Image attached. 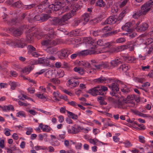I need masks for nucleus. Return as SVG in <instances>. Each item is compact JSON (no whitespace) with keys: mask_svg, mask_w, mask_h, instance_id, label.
I'll return each mask as SVG.
<instances>
[{"mask_svg":"<svg viewBox=\"0 0 153 153\" xmlns=\"http://www.w3.org/2000/svg\"><path fill=\"white\" fill-rule=\"evenodd\" d=\"M153 42V39L151 38H149L147 39L146 42L145 44L146 45H149L151 44Z\"/></svg>","mask_w":153,"mask_h":153,"instance_id":"obj_62","label":"nucleus"},{"mask_svg":"<svg viewBox=\"0 0 153 153\" xmlns=\"http://www.w3.org/2000/svg\"><path fill=\"white\" fill-rule=\"evenodd\" d=\"M59 94V93L58 91H57L56 92H53V97L55 98L54 99L58 101H60V100L58 99L57 98V97H59L60 96Z\"/></svg>","mask_w":153,"mask_h":153,"instance_id":"obj_48","label":"nucleus"},{"mask_svg":"<svg viewBox=\"0 0 153 153\" xmlns=\"http://www.w3.org/2000/svg\"><path fill=\"white\" fill-rule=\"evenodd\" d=\"M107 48H109L108 52L111 53H117L119 52L122 51L120 46L117 47H114L112 46V45L110 43V45L109 47H107Z\"/></svg>","mask_w":153,"mask_h":153,"instance_id":"obj_21","label":"nucleus"},{"mask_svg":"<svg viewBox=\"0 0 153 153\" xmlns=\"http://www.w3.org/2000/svg\"><path fill=\"white\" fill-rule=\"evenodd\" d=\"M151 2H148L142 5L141 9L135 13L133 15V17L134 19H137L140 16H143L145 15L150 10L149 7L150 6L153 4V0H150Z\"/></svg>","mask_w":153,"mask_h":153,"instance_id":"obj_3","label":"nucleus"},{"mask_svg":"<svg viewBox=\"0 0 153 153\" xmlns=\"http://www.w3.org/2000/svg\"><path fill=\"white\" fill-rule=\"evenodd\" d=\"M74 70L81 75L85 74V71L83 69H81L80 67H75L74 68Z\"/></svg>","mask_w":153,"mask_h":153,"instance_id":"obj_31","label":"nucleus"},{"mask_svg":"<svg viewBox=\"0 0 153 153\" xmlns=\"http://www.w3.org/2000/svg\"><path fill=\"white\" fill-rule=\"evenodd\" d=\"M108 86L112 92H117V93L121 94V92L119 90V85L117 83H112L110 85H108Z\"/></svg>","mask_w":153,"mask_h":153,"instance_id":"obj_16","label":"nucleus"},{"mask_svg":"<svg viewBox=\"0 0 153 153\" xmlns=\"http://www.w3.org/2000/svg\"><path fill=\"white\" fill-rule=\"evenodd\" d=\"M51 144L52 146H58L60 145L59 142L57 140L52 141Z\"/></svg>","mask_w":153,"mask_h":153,"instance_id":"obj_56","label":"nucleus"},{"mask_svg":"<svg viewBox=\"0 0 153 153\" xmlns=\"http://www.w3.org/2000/svg\"><path fill=\"white\" fill-rule=\"evenodd\" d=\"M62 2L55 0L51 4V7H53V10L55 11H57L59 10L62 7Z\"/></svg>","mask_w":153,"mask_h":153,"instance_id":"obj_12","label":"nucleus"},{"mask_svg":"<svg viewBox=\"0 0 153 153\" xmlns=\"http://www.w3.org/2000/svg\"><path fill=\"white\" fill-rule=\"evenodd\" d=\"M39 126L40 127L43 132H49L52 129L49 126L46 125H43L42 123L39 124Z\"/></svg>","mask_w":153,"mask_h":153,"instance_id":"obj_23","label":"nucleus"},{"mask_svg":"<svg viewBox=\"0 0 153 153\" xmlns=\"http://www.w3.org/2000/svg\"><path fill=\"white\" fill-rule=\"evenodd\" d=\"M91 13H85L82 16V21L83 20L84 21L83 22V25H85L88 22L89 20L90 15Z\"/></svg>","mask_w":153,"mask_h":153,"instance_id":"obj_24","label":"nucleus"},{"mask_svg":"<svg viewBox=\"0 0 153 153\" xmlns=\"http://www.w3.org/2000/svg\"><path fill=\"white\" fill-rule=\"evenodd\" d=\"M126 41L125 38L121 37L117 39L116 40V42L117 43H122L125 42Z\"/></svg>","mask_w":153,"mask_h":153,"instance_id":"obj_53","label":"nucleus"},{"mask_svg":"<svg viewBox=\"0 0 153 153\" xmlns=\"http://www.w3.org/2000/svg\"><path fill=\"white\" fill-rule=\"evenodd\" d=\"M28 50L30 52L36 51V49L33 46L31 45H29L27 47Z\"/></svg>","mask_w":153,"mask_h":153,"instance_id":"obj_52","label":"nucleus"},{"mask_svg":"<svg viewBox=\"0 0 153 153\" xmlns=\"http://www.w3.org/2000/svg\"><path fill=\"white\" fill-rule=\"evenodd\" d=\"M47 30L48 32L45 35L44 38L45 39L42 42V44L44 45H50L54 46L59 44V40L58 39L52 41L56 36V33L54 31L53 28L51 27L48 28Z\"/></svg>","mask_w":153,"mask_h":153,"instance_id":"obj_1","label":"nucleus"},{"mask_svg":"<svg viewBox=\"0 0 153 153\" xmlns=\"http://www.w3.org/2000/svg\"><path fill=\"white\" fill-rule=\"evenodd\" d=\"M30 73L29 70V68L27 67L24 68L23 69H22V70L21 71V74L25 73L27 74H28Z\"/></svg>","mask_w":153,"mask_h":153,"instance_id":"obj_51","label":"nucleus"},{"mask_svg":"<svg viewBox=\"0 0 153 153\" xmlns=\"http://www.w3.org/2000/svg\"><path fill=\"white\" fill-rule=\"evenodd\" d=\"M119 16L117 17L116 15H113L111 16L108 18L103 22L104 25L113 24L117 22V23H119L121 21Z\"/></svg>","mask_w":153,"mask_h":153,"instance_id":"obj_6","label":"nucleus"},{"mask_svg":"<svg viewBox=\"0 0 153 153\" xmlns=\"http://www.w3.org/2000/svg\"><path fill=\"white\" fill-rule=\"evenodd\" d=\"M48 47L46 49V51L49 54H53L54 53H56V52L57 49L56 48L52 46H49L50 45H48Z\"/></svg>","mask_w":153,"mask_h":153,"instance_id":"obj_25","label":"nucleus"},{"mask_svg":"<svg viewBox=\"0 0 153 153\" xmlns=\"http://www.w3.org/2000/svg\"><path fill=\"white\" fill-rule=\"evenodd\" d=\"M94 41H88L87 42L88 44H89L90 46H93L91 48L92 49H97L98 48L97 46H104L105 47L107 48V47H109L110 45V42H106L105 41H103L102 40L99 39L96 42L97 45H96V42H94Z\"/></svg>","mask_w":153,"mask_h":153,"instance_id":"obj_5","label":"nucleus"},{"mask_svg":"<svg viewBox=\"0 0 153 153\" xmlns=\"http://www.w3.org/2000/svg\"><path fill=\"white\" fill-rule=\"evenodd\" d=\"M124 35L128 36L130 39H132L135 37L137 35V33L134 32L133 30L132 29V30H131L128 31V32L126 33H123Z\"/></svg>","mask_w":153,"mask_h":153,"instance_id":"obj_26","label":"nucleus"},{"mask_svg":"<svg viewBox=\"0 0 153 153\" xmlns=\"http://www.w3.org/2000/svg\"><path fill=\"white\" fill-rule=\"evenodd\" d=\"M36 96L38 98L42 99V100L44 102H45L47 100V97L44 96L43 94H36Z\"/></svg>","mask_w":153,"mask_h":153,"instance_id":"obj_41","label":"nucleus"},{"mask_svg":"<svg viewBox=\"0 0 153 153\" xmlns=\"http://www.w3.org/2000/svg\"><path fill=\"white\" fill-rule=\"evenodd\" d=\"M121 91L124 94H127L130 91V88L129 87L124 89H121Z\"/></svg>","mask_w":153,"mask_h":153,"instance_id":"obj_49","label":"nucleus"},{"mask_svg":"<svg viewBox=\"0 0 153 153\" xmlns=\"http://www.w3.org/2000/svg\"><path fill=\"white\" fill-rule=\"evenodd\" d=\"M27 129L28 130L26 132V134L27 135H30V134L31 133L33 132V129L32 128L30 127L27 128Z\"/></svg>","mask_w":153,"mask_h":153,"instance_id":"obj_64","label":"nucleus"},{"mask_svg":"<svg viewBox=\"0 0 153 153\" xmlns=\"http://www.w3.org/2000/svg\"><path fill=\"white\" fill-rule=\"evenodd\" d=\"M0 108H1L3 112H7L10 110L13 111H15L14 106L13 105L9 104L7 105H0Z\"/></svg>","mask_w":153,"mask_h":153,"instance_id":"obj_19","label":"nucleus"},{"mask_svg":"<svg viewBox=\"0 0 153 153\" xmlns=\"http://www.w3.org/2000/svg\"><path fill=\"white\" fill-rule=\"evenodd\" d=\"M134 24V22L132 21L131 22H128L126 23L124 25L122 26L121 29L124 30L126 31L127 32L128 31L131 30H132V27Z\"/></svg>","mask_w":153,"mask_h":153,"instance_id":"obj_13","label":"nucleus"},{"mask_svg":"<svg viewBox=\"0 0 153 153\" xmlns=\"http://www.w3.org/2000/svg\"><path fill=\"white\" fill-rule=\"evenodd\" d=\"M95 54V52L93 51H89L88 50H85L82 51L79 53H74L71 55V58L72 59H75L77 56H85L88 54Z\"/></svg>","mask_w":153,"mask_h":153,"instance_id":"obj_7","label":"nucleus"},{"mask_svg":"<svg viewBox=\"0 0 153 153\" xmlns=\"http://www.w3.org/2000/svg\"><path fill=\"white\" fill-rule=\"evenodd\" d=\"M6 31L7 32H12V34L15 36H20L22 33V32L20 28H14L12 27L7 28Z\"/></svg>","mask_w":153,"mask_h":153,"instance_id":"obj_8","label":"nucleus"},{"mask_svg":"<svg viewBox=\"0 0 153 153\" xmlns=\"http://www.w3.org/2000/svg\"><path fill=\"white\" fill-rule=\"evenodd\" d=\"M51 82L54 83L55 84H59L60 83V81L58 79H56L55 78H53L51 79Z\"/></svg>","mask_w":153,"mask_h":153,"instance_id":"obj_60","label":"nucleus"},{"mask_svg":"<svg viewBox=\"0 0 153 153\" xmlns=\"http://www.w3.org/2000/svg\"><path fill=\"white\" fill-rule=\"evenodd\" d=\"M99 18H94L90 20L89 23L91 25H95L98 23L99 22Z\"/></svg>","mask_w":153,"mask_h":153,"instance_id":"obj_44","label":"nucleus"},{"mask_svg":"<svg viewBox=\"0 0 153 153\" xmlns=\"http://www.w3.org/2000/svg\"><path fill=\"white\" fill-rule=\"evenodd\" d=\"M123 143L124 144L126 148H128L132 146V144L129 141L126 140L125 141L123 142Z\"/></svg>","mask_w":153,"mask_h":153,"instance_id":"obj_50","label":"nucleus"},{"mask_svg":"<svg viewBox=\"0 0 153 153\" xmlns=\"http://www.w3.org/2000/svg\"><path fill=\"white\" fill-rule=\"evenodd\" d=\"M94 66L97 69L101 70L103 68H108L109 67V64L107 62H101L97 65H94Z\"/></svg>","mask_w":153,"mask_h":153,"instance_id":"obj_18","label":"nucleus"},{"mask_svg":"<svg viewBox=\"0 0 153 153\" xmlns=\"http://www.w3.org/2000/svg\"><path fill=\"white\" fill-rule=\"evenodd\" d=\"M68 4V5L65 6L63 7V11L65 12L68 10H70V11L71 10L74 9L76 11V14L75 15H76V12L78 10V8L76 7V6H74V5H73L72 4Z\"/></svg>","mask_w":153,"mask_h":153,"instance_id":"obj_17","label":"nucleus"},{"mask_svg":"<svg viewBox=\"0 0 153 153\" xmlns=\"http://www.w3.org/2000/svg\"><path fill=\"white\" fill-rule=\"evenodd\" d=\"M26 40L29 43H31L34 41L33 34L32 33H27L26 36Z\"/></svg>","mask_w":153,"mask_h":153,"instance_id":"obj_29","label":"nucleus"},{"mask_svg":"<svg viewBox=\"0 0 153 153\" xmlns=\"http://www.w3.org/2000/svg\"><path fill=\"white\" fill-rule=\"evenodd\" d=\"M71 53V51L69 49H63L60 52L59 56L60 59H63L68 57Z\"/></svg>","mask_w":153,"mask_h":153,"instance_id":"obj_11","label":"nucleus"},{"mask_svg":"<svg viewBox=\"0 0 153 153\" xmlns=\"http://www.w3.org/2000/svg\"><path fill=\"white\" fill-rule=\"evenodd\" d=\"M70 37L76 36H79V33L78 30H72L69 33Z\"/></svg>","mask_w":153,"mask_h":153,"instance_id":"obj_38","label":"nucleus"},{"mask_svg":"<svg viewBox=\"0 0 153 153\" xmlns=\"http://www.w3.org/2000/svg\"><path fill=\"white\" fill-rule=\"evenodd\" d=\"M126 100L124 98H123L121 100V99H119L118 100V103L119 105L122 106L124 105L126 103L125 102Z\"/></svg>","mask_w":153,"mask_h":153,"instance_id":"obj_54","label":"nucleus"},{"mask_svg":"<svg viewBox=\"0 0 153 153\" xmlns=\"http://www.w3.org/2000/svg\"><path fill=\"white\" fill-rule=\"evenodd\" d=\"M48 0H44L38 6L39 9H42L46 8L47 7L49 6V2L48 1Z\"/></svg>","mask_w":153,"mask_h":153,"instance_id":"obj_22","label":"nucleus"},{"mask_svg":"<svg viewBox=\"0 0 153 153\" xmlns=\"http://www.w3.org/2000/svg\"><path fill=\"white\" fill-rule=\"evenodd\" d=\"M57 73L59 76V77H63L65 74L64 71L62 70H59L57 71Z\"/></svg>","mask_w":153,"mask_h":153,"instance_id":"obj_57","label":"nucleus"},{"mask_svg":"<svg viewBox=\"0 0 153 153\" xmlns=\"http://www.w3.org/2000/svg\"><path fill=\"white\" fill-rule=\"evenodd\" d=\"M149 27L148 23L143 22L139 26L136 27V29L138 32H143L146 31Z\"/></svg>","mask_w":153,"mask_h":153,"instance_id":"obj_10","label":"nucleus"},{"mask_svg":"<svg viewBox=\"0 0 153 153\" xmlns=\"http://www.w3.org/2000/svg\"><path fill=\"white\" fill-rule=\"evenodd\" d=\"M41 14H38L36 15L33 18V22L37 21H41Z\"/></svg>","mask_w":153,"mask_h":153,"instance_id":"obj_45","label":"nucleus"},{"mask_svg":"<svg viewBox=\"0 0 153 153\" xmlns=\"http://www.w3.org/2000/svg\"><path fill=\"white\" fill-rule=\"evenodd\" d=\"M16 44L18 45L19 48H23L24 47L26 46L27 45L26 44L22 42L21 41H19L17 42Z\"/></svg>","mask_w":153,"mask_h":153,"instance_id":"obj_47","label":"nucleus"},{"mask_svg":"<svg viewBox=\"0 0 153 153\" xmlns=\"http://www.w3.org/2000/svg\"><path fill=\"white\" fill-rule=\"evenodd\" d=\"M100 30H97L94 31L93 32V34L94 36H96L99 35V33L101 32Z\"/></svg>","mask_w":153,"mask_h":153,"instance_id":"obj_63","label":"nucleus"},{"mask_svg":"<svg viewBox=\"0 0 153 153\" xmlns=\"http://www.w3.org/2000/svg\"><path fill=\"white\" fill-rule=\"evenodd\" d=\"M81 22L82 20L80 18L76 17L71 20L70 22L71 25L72 27L75 28Z\"/></svg>","mask_w":153,"mask_h":153,"instance_id":"obj_20","label":"nucleus"},{"mask_svg":"<svg viewBox=\"0 0 153 153\" xmlns=\"http://www.w3.org/2000/svg\"><path fill=\"white\" fill-rule=\"evenodd\" d=\"M18 83L14 82H10L9 84L10 86L11 89L13 90H14L15 89V88L16 86L18 85Z\"/></svg>","mask_w":153,"mask_h":153,"instance_id":"obj_39","label":"nucleus"},{"mask_svg":"<svg viewBox=\"0 0 153 153\" xmlns=\"http://www.w3.org/2000/svg\"><path fill=\"white\" fill-rule=\"evenodd\" d=\"M138 138L140 142L143 143H145V141L144 140L145 137L143 136H139Z\"/></svg>","mask_w":153,"mask_h":153,"instance_id":"obj_61","label":"nucleus"},{"mask_svg":"<svg viewBox=\"0 0 153 153\" xmlns=\"http://www.w3.org/2000/svg\"><path fill=\"white\" fill-rule=\"evenodd\" d=\"M23 4L22 3V2L19 0L14 2V4L13 5V7L20 8L22 7H23Z\"/></svg>","mask_w":153,"mask_h":153,"instance_id":"obj_32","label":"nucleus"},{"mask_svg":"<svg viewBox=\"0 0 153 153\" xmlns=\"http://www.w3.org/2000/svg\"><path fill=\"white\" fill-rule=\"evenodd\" d=\"M14 2L13 0H8L6 1V3L7 5L11 6L13 7Z\"/></svg>","mask_w":153,"mask_h":153,"instance_id":"obj_58","label":"nucleus"},{"mask_svg":"<svg viewBox=\"0 0 153 153\" xmlns=\"http://www.w3.org/2000/svg\"><path fill=\"white\" fill-rule=\"evenodd\" d=\"M108 88L107 87L104 86L98 85L86 91L91 94L93 96H95L97 95L103 96L104 93L103 92L107 91Z\"/></svg>","mask_w":153,"mask_h":153,"instance_id":"obj_4","label":"nucleus"},{"mask_svg":"<svg viewBox=\"0 0 153 153\" xmlns=\"http://www.w3.org/2000/svg\"><path fill=\"white\" fill-rule=\"evenodd\" d=\"M67 112L68 114V117L74 120L77 119L78 117L77 115L67 110Z\"/></svg>","mask_w":153,"mask_h":153,"instance_id":"obj_34","label":"nucleus"},{"mask_svg":"<svg viewBox=\"0 0 153 153\" xmlns=\"http://www.w3.org/2000/svg\"><path fill=\"white\" fill-rule=\"evenodd\" d=\"M76 11L75 9H73L69 12L64 14L61 19L57 17L51 18L49 19L50 24L51 25L55 26L65 25L66 23V21L75 16L76 14Z\"/></svg>","mask_w":153,"mask_h":153,"instance_id":"obj_2","label":"nucleus"},{"mask_svg":"<svg viewBox=\"0 0 153 153\" xmlns=\"http://www.w3.org/2000/svg\"><path fill=\"white\" fill-rule=\"evenodd\" d=\"M135 45L134 42L132 41H131L127 42L126 45L120 46V47L122 51L128 48L130 51H134Z\"/></svg>","mask_w":153,"mask_h":153,"instance_id":"obj_9","label":"nucleus"},{"mask_svg":"<svg viewBox=\"0 0 153 153\" xmlns=\"http://www.w3.org/2000/svg\"><path fill=\"white\" fill-rule=\"evenodd\" d=\"M48 59L46 57V58L42 57L38 58V64H42L44 66H50L51 65L50 64V62L49 61H48Z\"/></svg>","mask_w":153,"mask_h":153,"instance_id":"obj_15","label":"nucleus"},{"mask_svg":"<svg viewBox=\"0 0 153 153\" xmlns=\"http://www.w3.org/2000/svg\"><path fill=\"white\" fill-rule=\"evenodd\" d=\"M105 80V77L101 76L100 78L94 79V81L96 83H102Z\"/></svg>","mask_w":153,"mask_h":153,"instance_id":"obj_35","label":"nucleus"},{"mask_svg":"<svg viewBox=\"0 0 153 153\" xmlns=\"http://www.w3.org/2000/svg\"><path fill=\"white\" fill-rule=\"evenodd\" d=\"M45 12L48 13H51L54 11L51 4L48 6L45 9H44Z\"/></svg>","mask_w":153,"mask_h":153,"instance_id":"obj_36","label":"nucleus"},{"mask_svg":"<svg viewBox=\"0 0 153 153\" xmlns=\"http://www.w3.org/2000/svg\"><path fill=\"white\" fill-rule=\"evenodd\" d=\"M26 18L28 22L30 23H33V18H31L30 15L29 14L28 15H26Z\"/></svg>","mask_w":153,"mask_h":153,"instance_id":"obj_59","label":"nucleus"},{"mask_svg":"<svg viewBox=\"0 0 153 153\" xmlns=\"http://www.w3.org/2000/svg\"><path fill=\"white\" fill-rule=\"evenodd\" d=\"M17 22V18H15L12 19L11 20H9L8 22V24L9 25L12 26L13 25H16Z\"/></svg>","mask_w":153,"mask_h":153,"instance_id":"obj_40","label":"nucleus"},{"mask_svg":"<svg viewBox=\"0 0 153 153\" xmlns=\"http://www.w3.org/2000/svg\"><path fill=\"white\" fill-rule=\"evenodd\" d=\"M41 22L46 21L49 19V16L46 14H41Z\"/></svg>","mask_w":153,"mask_h":153,"instance_id":"obj_37","label":"nucleus"},{"mask_svg":"<svg viewBox=\"0 0 153 153\" xmlns=\"http://www.w3.org/2000/svg\"><path fill=\"white\" fill-rule=\"evenodd\" d=\"M127 13V10L125 9L123 10L122 12L118 16L120 19H119V20H122L123 17L125 16V14Z\"/></svg>","mask_w":153,"mask_h":153,"instance_id":"obj_42","label":"nucleus"},{"mask_svg":"<svg viewBox=\"0 0 153 153\" xmlns=\"http://www.w3.org/2000/svg\"><path fill=\"white\" fill-rule=\"evenodd\" d=\"M105 98L99 96L98 97L97 100L101 105H106L107 104L106 102L104 101Z\"/></svg>","mask_w":153,"mask_h":153,"instance_id":"obj_33","label":"nucleus"},{"mask_svg":"<svg viewBox=\"0 0 153 153\" xmlns=\"http://www.w3.org/2000/svg\"><path fill=\"white\" fill-rule=\"evenodd\" d=\"M134 97L132 96V95H128L127 98H125L126 100L125 102L126 103H131L132 104H135V102H134Z\"/></svg>","mask_w":153,"mask_h":153,"instance_id":"obj_27","label":"nucleus"},{"mask_svg":"<svg viewBox=\"0 0 153 153\" xmlns=\"http://www.w3.org/2000/svg\"><path fill=\"white\" fill-rule=\"evenodd\" d=\"M20 116L24 117H26V114L24 111H20L16 114V116L17 117H20Z\"/></svg>","mask_w":153,"mask_h":153,"instance_id":"obj_43","label":"nucleus"},{"mask_svg":"<svg viewBox=\"0 0 153 153\" xmlns=\"http://www.w3.org/2000/svg\"><path fill=\"white\" fill-rule=\"evenodd\" d=\"M35 5L33 4H30L28 5H24L23 4V7H22V8L24 10H29L33 7Z\"/></svg>","mask_w":153,"mask_h":153,"instance_id":"obj_46","label":"nucleus"},{"mask_svg":"<svg viewBox=\"0 0 153 153\" xmlns=\"http://www.w3.org/2000/svg\"><path fill=\"white\" fill-rule=\"evenodd\" d=\"M122 63V60L121 59L117 58L113 60H112L110 62V66L112 68H114Z\"/></svg>","mask_w":153,"mask_h":153,"instance_id":"obj_14","label":"nucleus"},{"mask_svg":"<svg viewBox=\"0 0 153 153\" xmlns=\"http://www.w3.org/2000/svg\"><path fill=\"white\" fill-rule=\"evenodd\" d=\"M130 68V67L128 66L127 64H124L121 65L118 69H120L121 71L126 72Z\"/></svg>","mask_w":153,"mask_h":153,"instance_id":"obj_28","label":"nucleus"},{"mask_svg":"<svg viewBox=\"0 0 153 153\" xmlns=\"http://www.w3.org/2000/svg\"><path fill=\"white\" fill-rule=\"evenodd\" d=\"M105 5V1L102 0H98L96 3L95 6L100 7H103Z\"/></svg>","mask_w":153,"mask_h":153,"instance_id":"obj_30","label":"nucleus"},{"mask_svg":"<svg viewBox=\"0 0 153 153\" xmlns=\"http://www.w3.org/2000/svg\"><path fill=\"white\" fill-rule=\"evenodd\" d=\"M117 82H119L120 83V84H121L120 86L121 87V89H124V88H128V87H127L126 85L124 84L123 83V82L121 81L118 80V81H117Z\"/></svg>","mask_w":153,"mask_h":153,"instance_id":"obj_55","label":"nucleus"}]
</instances>
